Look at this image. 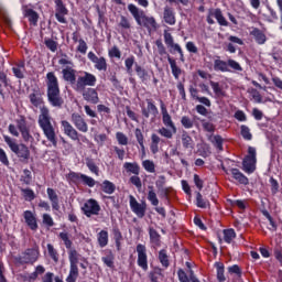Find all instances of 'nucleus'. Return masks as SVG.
I'll return each mask as SVG.
<instances>
[{
  "mask_svg": "<svg viewBox=\"0 0 282 282\" xmlns=\"http://www.w3.org/2000/svg\"><path fill=\"white\" fill-rule=\"evenodd\" d=\"M47 251L50 257L53 259V261L58 262V253L56 252V249H54V246L51 243L47 245Z\"/></svg>",
  "mask_w": 282,
  "mask_h": 282,
  "instance_id": "5fc2aeb1",
  "label": "nucleus"
},
{
  "mask_svg": "<svg viewBox=\"0 0 282 282\" xmlns=\"http://www.w3.org/2000/svg\"><path fill=\"white\" fill-rule=\"evenodd\" d=\"M96 77L94 74L84 72L83 75L78 76L77 82L75 83V91H85V87H96Z\"/></svg>",
  "mask_w": 282,
  "mask_h": 282,
  "instance_id": "39448f33",
  "label": "nucleus"
},
{
  "mask_svg": "<svg viewBox=\"0 0 282 282\" xmlns=\"http://www.w3.org/2000/svg\"><path fill=\"white\" fill-rule=\"evenodd\" d=\"M25 199H29V202H32V199H34L36 196L34 195V191L30 189V188H22L21 189Z\"/></svg>",
  "mask_w": 282,
  "mask_h": 282,
  "instance_id": "680f3d73",
  "label": "nucleus"
},
{
  "mask_svg": "<svg viewBox=\"0 0 282 282\" xmlns=\"http://www.w3.org/2000/svg\"><path fill=\"white\" fill-rule=\"evenodd\" d=\"M124 63L128 74H131L133 72V63H135V57H128Z\"/></svg>",
  "mask_w": 282,
  "mask_h": 282,
  "instance_id": "4d7b16f0",
  "label": "nucleus"
},
{
  "mask_svg": "<svg viewBox=\"0 0 282 282\" xmlns=\"http://www.w3.org/2000/svg\"><path fill=\"white\" fill-rule=\"evenodd\" d=\"M181 124L184 127V129H193L194 122L189 117L183 116L181 119Z\"/></svg>",
  "mask_w": 282,
  "mask_h": 282,
  "instance_id": "8fccbe9b",
  "label": "nucleus"
},
{
  "mask_svg": "<svg viewBox=\"0 0 282 282\" xmlns=\"http://www.w3.org/2000/svg\"><path fill=\"white\" fill-rule=\"evenodd\" d=\"M56 12L55 18L57 19L58 23H67V19H65L66 14H68L67 7L63 3V0H55Z\"/></svg>",
  "mask_w": 282,
  "mask_h": 282,
  "instance_id": "f8f14e48",
  "label": "nucleus"
},
{
  "mask_svg": "<svg viewBox=\"0 0 282 282\" xmlns=\"http://www.w3.org/2000/svg\"><path fill=\"white\" fill-rule=\"evenodd\" d=\"M46 192H47L48 199L52 204L53 210H59L61 205H58V195L56 194V192L50 187L47 188Z\"/></svg>",
  "mask_w": 282,
  "mask_h": 282,
  "instance_id": "412c9836",
  "label": "nucleus"
},
{
  "mask_svg": "<svg viewBox=\"0 0 282 282\" xmlns=\"http://www.w3.org/2000/svg\"><path fill=\"white\" fill-rule=\"evenodd\" d=\"M167 61L175 80H180V76H182V68L177 66V62L173 57L167 56Z\"/></svg>",
  "mask_w": 282,
  "mask_h": 282,
  "instance_id": "4be33fe9",
  "label": "nucleus"
},
{
  "mask_svg": "<svg viewBox=\"0 0 282 282\" xmlns=\"http://www.w3.org/2000/svg\"><path fill=\"white\" fill-rule=\"evenodd\" d=\"M149 235H150V241L154 243V246H160V234L158 232V230L150 228Z\"/></svg>",
  "mask_w": 282,
  "mask_h": 282,
  "instance_id": "4c0bfd02",
  "label": "nucleus"
},
{
  "mask_svg": "<svg viewBox=\"0 0 282 282\" xmlns=\"http://www.w3.org/2000/svg\"><path fill=\"white\" fill-rule=\"evenodd\" d=\"M68 260L70 269L66 282H76V279H78V251H76V249L69 250Z\"/></svg>",
  "mask_w": 282,
  "mask_h": 282,
  "instance_id": "423d86ee",
  "label": "nucleus"
},
{
  "mask_svg": "<svg viewBox=\"0 0 282 282\" xmlns=\"http://www.w3.org/2000/svg\"><path fill=\"white\" fill-rule=\"evenodd\" d=\"M116 138L118 141V144H121V147H127V144H129V138L127 137V134L122 132H117Z\"/></svg>",
  "mask_w": 282,
  "mask_h": 282,
  "instance_id": "37998d69",
  "label": "nucleus"
},
{
  "mask_svg": "<svg viewBox=\"0 0 282 282\" xmlns=\"http://www.w3.org/2000/svg\"><path fill=\"white\" fill-rule=\"evenodd\" d=\"M21 182H23V184H30L32 182V172H30V170L23 171V176H21Z\"/></svg>",
  "mask_w": 282,
  "mask_h": 282,
  "instance_id": "6e6d98bb",
  "label": "nucleus"
},
{
  "mask_svg": "<svg viewBox=\"0 0 282 282\" xmlns=\"http://www.w3.org/2000/svg\"><path fill=\"white\" fill-rule=\"evenodd\" d=\"M98 243L100 248H105L107 243H109V232H107L106 230H101L98 234Z\"/></svg>",
  "mask_w": 282,
  "mask_h": 282,
  "instance_id": "c85d7f7f",
  "label": "nucleus"
},
{
  "mask_svg": "<svg viewBox=\"0 0 282 282\" xmlns=\"http://www.w3.org/2000/svg\"><path fill=\"white\" fill-rule=\"evenodd\" d=\"M86 166H88L91 173H95V175H99L98 165L94 163L91 160H87Z\"/></svg>",
  "mask_w": 282,
  "mask_h": 282,
  "instance_id": "13d9d810",
  "label": "nucleus"
},
{
  "mask_svg": "<svg viewBox=\"0 0 282 282\" xmlns=\"http://www.w3.org/2000/svg\"><path fill=\"white\" fill-rule=\"evenodd\" d=\"M223 171H225V173H227V175H228V171H229V173H231V176L234 177V180H236V182H238L239 184H242L243 186H248L249 181H248L247 176L243 175V173H241V171H239V169L231 167V169L227 170L225 166H223Z\"/></svg>",
  "mask_w": 282,
  "mask_h": 282,
  "instance_id": "4468645a",
  "label": "nucleus"
},
{
  "mask_svg": "<svg viewBox=\"0 0 282 282\" xmlns=\"http://www.w3.org/2000/svg\"><path fill=\"white\" fill-rule=\"evenodd\" d=\"M63 74V78L66 83H69L70 85H74V87L76 86V69L72 68V67H66L62 70Z\"/></svg>",
  "mask_w": 282,
  "mask_h": 282,
  "instance_id": "6ab92c4d",
  "label": "nucleus"
},
{
  "mask_svg": "<svg viewBox=\"0 0 282 282\" xmlns=\"http://www.w3.org/2000/svg\"><path fill=\"white\" fill-rule=\"evenodd\" d=\"M59 238L64 241L65 247L69 250L72 248V240H69V234L61 232Z\"/></svg>",
  "mask_w": 282,
  "mask_h": 282,
  "instance_id": "3c124183",
  "label": "nucleus"
},
{
  "mask_svg": "<svg viewBox=\"0 0 282 282\" xmlns=\"http://www.w3.org/2000/svg\"><path fill=\"white\" fill-rule=\"evenodd\" d=\"M228 272L229 274H237V276H241V268L237 264L228 267Z\"/></svg>",
  "mask_w": 282,
  "mask_h": 282,
  "instance_id": "774afa93",
  "label": "nucleus"
},
{
  "mask_svg": "<svg viewBox=\"0 0 282 282\" xmlns=\"http://www.w3.org/2000/svg\"><path fill=\"white\" fill-rule=\"evenodd\" d=\"M212 15L216 18L219 25H223L224 28H228V22H227L226 18L224 17V14L221 13V9H216L212 13Z\"/></svg>",
  "mask_w": 282,
  "mask_h": 282,
  "instance_id": "a878e982",
  "label": "nucleus"
},
{
  "mask_svg": "<svg viewBox=\"0 0 282 282\" xmlns=\"http://www.w3.org/2000/svg\"><path fill=\"white\" fill-rule=\"evenodd\" d=\"M148 199L151 202L152 206H158L160 199H158V194L153 191V186H149Z\"/></svg>",
  "mask_w": 282,
  "mask_h": 282,
  "instance_id": "72a5a7b5",
  "label": "nucleus"
},
{
  "mask_svg": "<svg viewBox=\"0 0 282 282\" xmlns=\"http://www.w3.org/2000/svg\"><path fill=\"white\" fill-rule=\"evenodd\" d=\"M164 41H165V45H167V47H171L172 45L175 44L173 42V35H171V33H169L167 31H164Z\"/></svg>",
  "mask_w": 282,
  "mask_h": 282,
  "instance_id": "338daca9",
  "label": "nucleus"
},
{
  "mask_svg": "<svg viewBox=\"0 0 282 282\" xmlns=\"http://www.w3.org/2000/svg\"><path fill=\"white\" fill-rule=\"evenodd\" d=\"M123 169H126L128 173H133V175H140V165H138V163L126 162L123 164Z\"/></svg>",
  "mask_w": 282,
  "mask_h": 282,
  "instance_id": "cd10ccee",
  "label": "nucleus"
},
{
  "mask_svg": "<svg viewBox=\"0 0 282 282\" xmlns=\"http://www.w3.org/2000/svg\"><path fill=\"white\" fill-rule=\"evenodd\" d=\"M70 122H73L77 131H80L82 133H87L89 131V126L87 124V121H85V118H83V116H80V113L78 112L72 113Z\"/></svg>",
  "mask_w": 282,
  "mask_h": 282,
  "instance_id": "9d476101",
  "label": "nucleus"
},
{
  "mask_svg": "<svg viewBox=\"0 0 282 282\" xmlns=\"http://www.w3.org/2000/svg\"><path fill=\"white\" fill-rule=\"evenodd\" d=\"M209 85L214 89V93L216 94V96H221L224 94V91L221 90V87L219 86V83L210 80Z\"/></svg>",
  "mask_w": 282,
  "mask_h": 282,
  "instance_id": "052dcab7",
  "label": "nucleus"
},
{
  "mask_svg": "<svg viewBox=\"0 0 282 282\" xmlns=\"http://www.w3.org/2000/svg\"><path fill=\"white\" fill-rule=\"evenodd\" d=\"M24 221L31 228L32 230H37L39 229V224L36 223V217L34 214L30 210H25L23 214Z\"/></svg>",
  "mask_w": 282,
  "mask_h": 282,
  "instance_id": "aec40b11",
  "label": "nucleus"
},
{
  "mask_svg": "<svg viewBox=\"0 0 282 282\" xmlns=\"http://www.w3.org/2000/svg\"><path fill=\"white\" fill-rule=\"evenodd\" d=\"M3 138L4 142H7L11 151L15 153V155L20 158L22 162H28V160H30V149L25 144H18L12 138L8 135H4Z\"/></svg>",
  "mask_w": 282,
  "mask_h": 282,
  "instance_id": "20e7f679",
  "label": "nucleus"
},
{
  "mask_svg": "<svg viewBox=\"0 0 282 282\" xmlns=\"http://www.w3.org/2000/svg\"><path fill=\"white\" fill-rule=\"evenodd\" d=\"M79 94H83V98L86 100V102H90L91 105H98L100 102L98 91H96L94 88L84 89L79 91Z\"/></svg>",
  "mask_w": 282,
  "mask_h": 282,
  "instance_id": "ddd939ff",
  "label": "nucleus"
},
{
  "mask_svg": "<svg viewBox=\"0 0 282 282\" xmlns=\"http://www.w3.org/2000/svg\"><path fill=\"white\" fill-rule=\"evenodd\" d=\"M66 178L76 184L77 182H82L83 174L76 173V172H70V173L66 174Z\"/></svg>",
  "mask_w": 282,
  "mask_h": 282,
  "instance_id": "49530a36",
  "label": "nucleus"
},
{
  "mask_svg": "<svg viewBox=\"0 0 282 282\" xmlns=\"http://www.w3.org/2000/svg\"><path fill=\"white\" fill-rule=\"evenodd\" d=\"M181 140L184 149H191V150L195 149V141L191 135H188V132L183 131L181 135Z\"/></svg>",
  "mask_w": 282,
  "mask_h": 282,
  "instance_id": "5701e85b",
  "label": "nucleus"
},
{
  "mask_svg": "<svg viewBox=\"0 0 282 282\" xmlns=\"http://www.w3.org/2000/svg\"><path fill=\"white\" fill-rule=\"evenodd\" d=\"M160 133V135H163V138H167V140H171V138H173V135H175V133H177V131H174L173 129L170 128H161L158 131Z\"/></svg>",
  "mask_w": 282,
  "mask_h": 282,
  "instance_id": "a19ab883",
  "label": "nucleus"
},
{
  "mask_svg": "<svg viewBox=\"0 0 282 282\" xmlns=\"http://www.w3.org/2000/svg\"><path fill=\"white\" fill-rule=\"evenodd\" d=\"M164 21L169 25H175V14L173 13V9L165 7L164 9Z\"/></svg>",
  "mask_w": 282,
  "mask_h": 282,
  "instance_id": "b1692460",
  "label": "nucleus"
},
{
  "mask_svg": "<svg viewBox=\"0 0 282 282\" xmlns=\"http://www.w3.org/2000/svg\"><path fill=\"white\" fill-rule=\"evenodd\" d=\"M214 69L215 72H230V69L228 68V63L221 59H215Z\"/></svg>",
  "mask_w": 282,
  "mask_h": 282,
  "instance_id": "bb28decb",
  "label": "nucleus"
},
{
  "mask_svg": "<svg viewBox=\"0 0 282 282\" xmlns=\"http://www.w3.org/2000/svg\"><path fill=\"white\" fill-rule=\"evenodd\" d=\"M24 17H28L30 23H32L33 25H36V23H39V13H36V11H34L33 9H26Z\"/></svg>",
  "mask_w": 282,
  "mask_h": 282,
  "instance_id": "c756f323",
  "label": "nucleus"
},
{
  "mask_svg": "<svg viewBox=\"0 0 282 282\" xmlns=\"http://www.w3.org/2000/svg\"><path fill=\"white\" fill-rule=\"evenodd\" d=\"M61 124L64 129L65 135L70 138V140H78V131L75 129L74 126H72V123H69V121L62 120Z\"/></svg>",
  "mask_w": 282,
  "mask_h": 282,
  "instance_id": "f3484780",
  "label": "nucleus"
},
{
  "mask_svg": "<svg viewBox=\"0 0 282 282\" xmlns=\"http://www.w3.org/2000/svg\"><path fill=\"white\" fill-rule=\"evenodd\" d=\"M128 10L132 14L138 25L141 28H147L149 32H155V30H158V22L155 21V18L147 15V13L139 10L135 4H128Z\"/></svg>",
  "mask_w": 282,
  "mask_h": 282,
  "instance_id": "7ed1b4c3",
  "label": "nucleus"
},
{
  "mask_svg": "<svg viewBox=\"0 0 282 282\" xmlns=\"http://www.w3.org/2000/svg\"><path fill=\"white\" fill-rule=\"evenodd\" d=\"M82 182L85 186H89V188H94L96 186V180L85 174L82 175Z\"/></svg>",
  "mask_w": 282,
  "mask_h": 282,
  "instance_id": "de8ad7c7",
  "label": "nucleus"
},
{
  "mask_svg": "<svg viewBox=\"0 0 282 282\" xmlns=\"http://www.w3.org/2000/svg\"><path fill=\"white\" fill-rule=\"evenodd\" d=\"M159 261L163 268H169L170 262H169V254L166 253V250L162 249L159 252Z\"/></svg>",
  "mask_w": 282,
  "mask_h": 282,
  "instance_id": "f704fd0d",
  "label": "nucleus"
},
{
  "mask_svg": "<svg viewBox=\"0 0 282 282\" xmlns=\"http://www.w3.org/2000/svg\"><path fill=\"white\" fill-rule=\"evenodd\" d=\"M240 133L243 140H252V133L250 132V128H248V126H241Z\"/></svg>",
  "mask_w": 282,
  "mask_h": 282,
  "instance_id": "09e8293b",
  "label": "nucleus"
},
{
  "mask_svg": "<svg viewBox=\"0 0 282 282\" xmlns=\"http://www.w3.org/2000/svg\"><path fill=\"white\" fill-rule=\"evenodd\" d=\"M113 252L109 251L106 257L101 258V261L107 265V268H113Z\"/></svg>",
  "mask_w": 282,
  "mask_h": 282,
  "instance_id": "79ce46f5",
  "label": "nucleus"
},
{
  "mask_svg": "<svg viewBox=\"0 0 282 282\" xmlns=\"http://www.w3.org/2000/svg\"><path fill=\"white\" fill-rule=\"evenodd\" d=\"M130 199V208L132 210V213H134V215H137V217H139V219H142V217H144V215H147V203H138V199H135V197L133 195L129 196Z\"/></svg>",
  "mask_w": 282,
  "mask_h": 282,
  "instance_id": "6e6552de",
  "label": "nucleus"
},
{
  "mask_svg": "<svg viewBox=\"0 0 282 282\" xmlns=\"http://www.w3.org/2000/svg\"><path fill=\"white\" fill-rule=\"evenodd\" d=\"M248 155L242 161V171L245 173H254L257 170V149L249 147Z\"/></svg>",
  "mask_w": 282,
  "mask_h": 282,
  "instance_id": "0eeeda50",
  "label": "nucleus"
},
{
  "mask_svg": "<svg viewBox=\"0 0 282 282\" xmlns=\"http://www.w3.org/2000/svg\"><path fill=\"white\" fill-rule=\"evenodd\" d=\"M142 166L148 173H155V163L153 161L145 160L142 162Z\"/></svg>",
  "mask_w": 282,
  "mask_h": 282,
  "instance_id": "c03bdc74",
  "label": "nucleus"
},
{
  "mask_svg": "<svg viewBox=\"0 0 282 282\" xmlns=\"http://www.w3.org/2000/svg\"><path fill=\"white\" fill-rule=\"evenodd\" d=\"M46 96L51 107L61 109L63 108V105H65V100L63 99V96H61L58 77H56L54 72H50L46 74Z\"/></svg>",
  "mask_w": 282,
  "mask_h": 282,
  "instance_id": "f03ea898",
  "label": "nucleus"
},
{
  "mask_svg": "<svg viewBox=\"0 0 282 282\" xmlns=\"http://www.w3.org/2000/svg\"><path fill=\"white\" fill-rule=\"evenodd\" d=\"M30 102L34 107H40V115L37 119V124L42 129L45 138L48 140L50 143L53 144V147H56V129H54V126L52 124V115H50V108H47L45 105L41 106L43 104V99L36 94H31L29 96Z\"/></svg>",
  "mask_w": 282,
  "mask_h": 282,
  "instance_id": "f257e3e1",
  "label": "nucleus"
},
{
  "mask_svg": "<svg viewBox=\"0 0 282 282\" xmlns=\"http://www.w3.org/2000/svg\"><path fill=\"white\" fill-rule=\"evenodd\" d=\"M17 127L19 131H25L28 129V122L25 121V117H21L17 120Z\"/></svg>",
  "mask_w": 282,
  "mask_h": 282,
  "instance_id": "bf43d9fd",
  "label": "nucleus"
},
{
  "mask_svg": "<svg viewBox=\"0 0 282 282\" xmlns=\"http://www.w3.org/2000/svg\"><path fill=\"white\" fill-rule=\"evenodd\" d=\"M12 72H13L15 78H20V79L25 78V75L23 73V72H25V64L22 63L18 66L13 67Z\"/></svg>",
  "mask_w": 282,
  "mask_h": 282,
  "instance_id": "473e14b6",
  "label": "nucleus"
},
{
  "mask_svg": "<svg viewBox=\"0 0 282 282\" xmlns=\"http://www.w3.org/2000/svg\"><path fill=\"white\" fill-rule=\"evenodd\" d=\"M39 259V250L26 249L24 253L20 256V263H34Z\"/></svg>",
  "mask_w": 282,
  "mask_h": 282,
  "instance_id": "2eb2a0df",
  "label": "nucleus"
},
{
  "mask_svg": "<svg viewBox=\"0 0 282 282\" xmlns=\"http://www.w3.org/2000/svg\"><path fill=\"white\" fill-rule=\"evenodd\" d=\"M196 206L198 208H207L209 206L208 200H205L199 192L196 193Z\"/></svg>",
  "mask_w": 282,
  "mask_h": 282,
  "instance_id": "ea45409f",
  "label": "nucleus"
},
{
  "mask_svg": "<svg viewBox=\"0 0 282 282\" xmlns=\"http://www.w3.org/2000/svg\"><path fill=\"white\" fill-rule=\"evenodd\" d=\"M95 67H96V69H98L99 72H107V59H105V57H99V58L95 62Z\"/></svg>",
  "mask_w": 282,
  "mask_h": 282,
  "instance_id": "58836bf2",
  "label": "nucleus"
},
{
  "mask_svg": "<svg viewBox=\"0 0 282 282\" xmlns=\"http://www.w3.org/2000/svg\"><path fill=\"white\" fill-rule=\"evenodd\" d=\"M135 72L142 83L149 80V73L147 69L142 68L140 65H135Z\"/></svg>",
  "mask_w": 282,
  "mask_h": 282,
  "instance_id": "c9c22d12",
  "label": "nucleus"
},
{
  "mask_svg": "<svg viewBox=\"0 0 282 282\" xmlns=\"http://www.w3.org/2000/svg\"><path fill=\"white\" fill-rule=\"evenodd\" d=\"M109 56L111 58H120L122 56V53L120 52V48H118V46H113L110 51H109Z\"/></svg>",
  "mask_w": 282,
  "mask_h": 282,
  "instance_id": "0e129e2a",
  "label": "nucleus"
},
{
  "mask_svg": "<svg viewBox=\"0 0 282 282\" xmlns=\"http://www.w3.org/2000/svg\"><path fill=\"white\" fill-rule=\"evenodd\" d=\"M223 235H224V241L226 243H232V239H235V237H237L235 229H225L223 231Z\"/></svg>",
  "mask_w": 282,
  "mask_h": 282,
  "instance_id": "2f4dec72",
  "label": "nucleus"
},
{
  "mask_svg": "<svg viewBox=\"0 0 282 282\" xmlns=\"http://www.w3.org/2000/svg\"><path fill=\"white\" fill-rule=\"evenodd\" d=\"M137 254H138L137 263L139 268H142V270L147 272V270H149V258L147 257V247L144 245H138Z\"/></svg>",
  "mask_w": 282,
  "mask_h": 282,
  "instance_id": "1a4fd4ad",
  "label": "nucleus"
},
{
  "mask_svg": "<svg viewBox=\"0 0 282 282\" xmlns=\"http://www.w3.org/2000/svg\"><path fill=\"white\" fill-rule=\"evenodd\" d=\"M161 102V111L163 116V124L167 127V129H173V131H177V128L175 127V123H173V119L171 118V115H169V110H166V106H164V101Z\"/></svg>",
  "mask_w": 282,
  "mask_h": 282,
  "instance_id": "dca6fc26",
  "label": "nucleus"
},
{
  "mask_svg": "<svg viewBox=\"0 0 282 282\" xmlns=\"http://www.w3.org/2000/svg\"><path fill=\"white\" fill-rule=\"evenodd\" d=\"M130 182L137 188H139V189L142 188V180H140V177L138 175L131 176Z\"/></svg>",
  "mask_w": 282,
  "mask_h": 282,
  "instance_id": "69168bd1",
  "label": "nucleus"
},
{
  "mask_svg": "<svg viewBox=\"0 0 282 282\" xmlns=\"http://www.w3.org/2000/svg\"><path fill=\"white\" fill-rule=\"evenodd\" d=\"M147 107L142 108V116L144 118H156L158 117V107L153 105V101L151 99H147Z\"/></svg>",
  "mask_w": 282,
  "mask_h": 282,
  "instance_id": "a211bd4d",
  "label": "nucleus"
},
{
  "mask_svg": "<svg viewBox=\"0 0 282 282\" xmlns=\"http://www.w3.org/2000/svg\"><path fill=\"white\" fill-rule=\"evenodd\" d=\"M215 268L217 269V279L219 282L226 281V275H224V263L216 262Z\"/></svg>",
  "mask_w": 282,
  "mask_h": 282,
  "instance_id": "e433bc0d",
  "label": "nucleus"
},
{
  "mask_svg": "<svg viewBox=\"0 0 282 282\" xmlns=\"http://www.w3.org/2000/svg\"><path fill=\"white\" fill-rule=\"evenodd\" d=\"M213 144L219 149V151H223L224 150V139H221L220 135H214L210 138Z\"/></svg>",
  "mask_w": 282,
  "mask_h": 282,
  "instance_id": "a18cd8bd",
  "label": "nucleus"
},
{
  "mask_svg": "<svg viewBox=\"0 0 282 282\" xmlns=\"http://www.w3.org/2000/svg\"><path fill=\"white\" fill-rule=\"evenodd\" d=\"M101 189L106 193V195H113V193H116V184L106 180L101 184Z\"/></svg>",
  "mask_w": 282,
  "mask_h": 282,
  "instance_id": "393cba45",
  "label": "nucleus"
},
{
  "mask_svg": "<svg viewBox=\"0 0 282 282\" xmlns=\"http://www.w3.org/2000/svg\"><path fill=\"white\" fill-rule=\"evenodd\" d=\"M228 66L231 67V69H235L236 72H243L241 65L235 59H228L227 67Z\"/></svg>",
  "mask_w": 282,
  "mask_h": 282,
  "instance_id": "864d4df0",
  "label": "nucleus"
},
{
  "mask_svg": "<svg viewBox=\"0 0 282 282\" xmlns=\"http://www.w3.org/2000/svg\"><path fill=\"white\" fill-rule=\"evenodd\" d=\"M82 210L86 217H91V215H98V213H100V205L96 199L90 198L84 204Z\"/></svg>",
  "mask_w": 282,
  "mask_h": 282,
  "instance_id": "9b49d317",
  "label": "nucleus"
},
{
  "mask_svg": "<svg viewBox=\"0 0 282 282\" xmlns=\"http://www.w3.org/2000/svg\"><path fill=\"white\" fill-rule=\"evenodd\" d=\"M251 34L254 37V40L259 43V45H263V43H265V34H263L261 30L253 29Z\"/></svg>",
  "mask_w": 282,
  "mask_h": 282,
  "instance_id": "7c9ffc66",
  "label": "nucleus"
},
{
  "mask_svg": "<svg viewBox=\"0 0 282 282\" xmlns=\"http://www.w3.org/2000/svg\"><path fill=\"white\" fill-rule=\"evenodd\" d=\"M177 276L180 282H191V279H188V274L182 269H178Z\"/></svg>",
  "mask_w": 282,
  "mask_h": 282,
  "instance_id": "e2e57ef3",
  "label": "nucleus"
},
{
  "mask_svg": "<svg viewBox=\"0 0 282 282\" xmlns=\"http://www.w3.org/2000/svg\"><path fill=\"white\" fill-rule=\"evenodd\" d=\"M46 47L48 50H51V52H56V50H58V44L56 43V41L52 40V39H47L44 41Z\"/></svg>",
  "mask_w": 282,
  "mask_h": 282,
  "instance_id": "603ef678",
  "label": "nucleus"
}]
</instances>
